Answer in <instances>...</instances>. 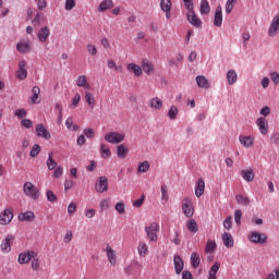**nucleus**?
<instances>
[{
    "label": "nucleus",
    "mask_w": 279,
    "mask_h": 279,
    "mask_svg": "<svg viewBox=\"0 0 279 279\" xmlns=\"http://www.w3.org/2000/svg\"><path fill=\"white\" fill-rule=\"evenodd\" d=\"M80 101H82V96H80V94H75L72 99V104H71L70 108H72V110H74V108H77V106L80 105Z\"/></svg>",
    "instance_id": "obj_48"
},
{
    "label": "nucleus",
    "mask_w": 279,
    "mask_h": 279,
    "mask_svg": "<svg viewBox=\"0 0 279 279\" xmlns=\"http://www.w3.org/2000/svg\"><path fill=\"white\" fill-rule=\"evenodd\" d=\"M12 243H14V235L8 234L0 244L1 252L3 254H10L12 252Z\"/></svg>",
    "instance_id": "obj_7"
},
{
    "label": "nucleus",
    "mask_w": 279,
    "mask_h": 279,
    "mask_svg": "<svg viewBox=\"0 0 279 279\" xmlns=\"http://www.w3.org/2000/svg\"><path fill=\"white\" fill-rule=\"evenodd\" d=\"M186 19L189 23L194 27H202V20H199V17H197V15L195 14V9L189 10Z\"/></svg>",
    "instance_id": "obj_13"
},
{
    "label": "nucleus",
    "mask_w": 279,
    "mask_h": 279,
    "mask_svg": "<svg viewBox=\"0 0 279 279\" xmlns=\"http://www.w3.org/2000/svg\"><path fill=\"white\" fill-rule=\"evenodd\" d=\"M180 110L175 106H171L170 109L168 110V117L171 121H175L178 119V113Z\"/></svg>",
    "instance_id": "obj_44"
},
{
    "label": "nucleus",
    "mask_w": 279,
    "mask_h": 279,
    "mask_svg": "<svg viewBox=\"0 0 279 279\" xmlns=\"http://www.w3.org/2000/svg\"><path fill=\"white\" fill-rule=\"evenodd\" d=\"M222 241L226 247H234V239L232 238V234L223 233Z\"/></svg>",
    "instance_id": "obj_32"
},
{
    "label": "nucleus",
    "mask_w": 279,
    "mask_h": 279,
    "mask_svg": "<svg viewBox=\"0 0 279 279\" xmlns=\"http://www.w3.org/2000/svg\"><path fill=\"white\" fill-rule=\"evenodd\" d=\"M145 232L147 239L153 243H156L158 241V232H160V225H158V222H151L145 228Z\"/></svg>",
    "instance_id": "obj_2"
},
{
    "label": "nucleus",
    "mask_w": 279,
    "mask_h": 279,
    "mask_svg": "<svg viewBox=\"0 0 279 279\" xmlns=\"http://www.w3.org/2000/svg\"><path fill=\"white\" fill-rule=\"evenodd\" d=\"M235 4L236 0H228L226 2V14H232V10H234Z\"/></svg>",
    "instance_id": "obj_47"
},
{
    "label": "nucleus",
    "mask_w": 279,
    "mask_h": 279,
    "mask_svg": "<svg viewBox=\"0 0 279 279\" xmlns=\"http://www.w3.org/2000/svg\"><path fill=\"white\" fill-rule=\"evenodd\" d=\"M77 210V204L75 203H70L68 206V215H70V217H73V215H75V211Z\"/></svg>",
    "instance_id": "obj_52"
},
{
    "label": "nucleus",
    "mask_w": 279,
    "mask_h": 279,
    "mask_svg": "<svg viewBox=\"0 0 279 279\" xmlns=\"http://www.w3.org/2000/svg\"><path fill=\"white\" fill-rule=\"evenodd\" d=\"M15 117H19L20 119H25V117H27V111L25 109H17L15 110Z\"/></svg>",
    "instance_id": "obj_58"
},
{
    "label": "nucleus",
    "mask_w": 279,
    "mask_h": 279,
    "mask_svg": "<svg viewBox=\"0 0 279 279\" xmlns=\"http://www.w3.org/2000/svg\"><path fill=\"white\" fill-rule=\"evenodd\" d=\"M100 156L101 158H110L112 156V153L110 151V147L106 144H100Z\"/></svg>",
    "instance_id": "obj_38"
},
{
    "label": "nucleus",
    "mask_w": 279,
    "mask_h": 279,
    "mask_svg": "<svg viewBox=\"0 0 279 279\" xmlns=\"http://www.w3.org/2000/svg\"><path fill=\"white\" fill-rule=\"evenodd\" d=\"M173 263L175 274H182V269H184V260H182V257H180V255H174Z\"/></svg>",
    "instance_id": "obj_23"
},
{
    "label": "nucleus",
    "mask_w": 279,
    "mask_h": 279,
    "mask_svg": "<svg viewBox=\"0 0 279 279\" xmlns=\"http://www.w3.org/2000/svg\"><path fill=\"white\" fill-rule=\"evenodd\" d=\"M270 143H272L274 145H279V133H274L270 136Z\"/></svg>",
    "instance_id": "obj_63"
},
{
    "label": "nucleus",
    "mask_w": 279,
    "mask_h": 279,
    "mask_svg": "<svg viewBox=\"0 0 279 279\" xmlns=\"http://www.w3.org/2000/svg\"><path fill=\"white\" fill-rule=\"evenodd\" d=\"M106 252H107V257H108L110 265H112V266L117 265V252L113 251L110 245H107Z\"/></svg>",
    "instance_id": "obj_25"
},
{
    "label": "nucleus",
    "mask_w": 279,
    "mask_h": 279,
    "mask_svg": "<svg viewBox=\"0 0 279 279\" xmlns=\"http://www.w3.org/2000/svg\"><path fill=\"white\" fill-rule=\"evenodd\" d=\"M137 252L140 256H143V257L147 256V254H149V247L147 246V243L140 242L137 246Z\"/></svg>",
    "instance_id": "obj_36"
},
{
    "label": "nucleus",
    "mask_w": 279,
    "mask_h": 279,
    "mask_svg": "<svg viewBox=\"0 0 279 279\" xmlns=\"http://www.w3.org/2000/svg\"><path fill=\"white\" fill-rule=\"evenodd\" d=\"M114 8V2L112 0H104L98 5V12H106L107 10H112Z\"/></svg>",
    "instance_id": "obj_27"
},
{
    "label": "nucleus",
    "mask_w": 279,
    "mask_h": 279,
    "mask_svg": "<svg viewBox=\"0 0 279 279\" xmlns=\"http://www.w3.org/2000/svg\"><path fill=\"white\" fill-rule=\"evenodd\" d=\"M160 191H161V199H163L165 202H168L169 193L167 192V185H161Z\"/></svg>",
    "instance_id": "obj_54"
},
{
    "label": "nucleus",
    "mask_w": 279,
    "mask_h": 279,
    "mask_svg": "<svg viewBox=\"0 0 279 279\" xmlns=\"http://www.w3.org/2000/svg\"><path fill=\"white\" fill-rule=\"evenodd\" d=\"M126 71L129 73H133L135 75V77H141V75H143L142 66L136 63H128Z\"/></svg>",
    "instance_id": "obj_18"
},
{
    "label": "nucleus",
    "mask_w": 279,
    "mask_h": 279,
    "mask_svg": "<svg viewBox=\"0 0 279 279\" xmlns=\"http://www.w3.org/2000/svg\"><path fill=\"white\" fill-rule=\"evenodd\" d=\"M23 193L26 197H29V199H34V202L40 197V191H38V187L29 181L24 183Z\"/></svg>",
    "instance_id": "obj_1"
},
{
    "label": "nucleus",
    "mask_w": 279,
    "mask_h": 279,
    "mask_svg": "<svg viewBox=\"0 0 279 279\" xmlns=\"http://www.w3.org/2000/svg\"><path fill=\"white\" fill-rule=\"evenodd\" d=\"M220 267L221 264H219V262H216L209 270V278H217V272L219 271Z\"/></svg>",
    "instance_id": "obj_46"
},
{
    "label": "nucleus",
    "mask_w": 279,
    "mask_h": 279,
    "mask_svg": "<svg viewBox=\"0 0 279 279\" xmlns=\"http://www.w3.org/2000/svg\"><path fill=\"white\" fill-rule=\"evenodd\" d=\"M241 175L245 182H254V170H242Z\"/></svg>",
    "instance_id": "obj_34"
},
{
    "label": "nucleus",
    "mask_w": 279,
    "mask_h": 279,
    "mask_svg": "<svg viewBox=\"0 0 279 279\" xmlns=\"http://www.w3.org/2000/svg\"><path fill=\"white\" fill-rule=\"evenodd\" d=\"M248 241H251V243H259L260 245H263L267 243V234L257 231H252L248 234Z\"/></svg>",
    "instance_id": "obj_6"
},
{
    "label": "nucleus",
    "mask_w": 279,
    "mask_h": 279,
    "mask_svg": "<svg viewBox=\"0 0 279 279\" xmlns=\"http://www.w3.org/2000/svg\"><path fill=\"white\" fill-rule=\"evenodd\" d=\"M130 153V149L125 147V145H118L117 146V156L118 158H128V154Z\"/></svg>",
    "instance_id": "obj_31"
},
{
    "label": "nucleus",
    "mask_w": 279,
    "mask_h": 279,
    "mask_svg": "<svg viewBox=\"0 0 279 279\" xmlns=\"http://www.w3.org/2000/svg\"><path fill=\"white\" fill-rule=\"evenodd\" d=\"M33 96L31 97V104H40V87L34 86L32 88Z\"/></svg>",
    "instance_id": "obj_29"
},
{
    "label": "nucleus",
    "mask_w": 279,
    "mask_h": 279,
    "mask_svg": "<svg viewBox=\"0 0 279 279\" xmlns=\"http://www.w3.org/2000/svg\"><path fill=\"white\" fill-rule=\"evenodd\" d=\"M149 161L145 160L143 162H140L137 166V173H147L149 171Z\"/></svg>",
    "instance_id": "obj_43"
},
{
    "label": "nucleus",
    "mask_w": 279,
    "mask_h": 279,
    "mask_svg": "<svg viewBox=\"0 0 279 279\" xmlns=\"http://www.w3.org/2000/svg\"><path fill=\"white\" fill-rule=\"evenodd\" d=\"M270 80L271 82H274V84H279V73L278 72L270 73Z\"/></svg>",
    "instance_id": "obj_64"
},
{
    "label": "nucleus",
    "mask_w": 279,
    "mask_h": 279,
    "mask_svg": "<svg viewBox=\"0 0 279 279\" xmlns=\"http://www.w3.org/2000/svg\"><path fill=\"white\" fill-rule=\"evenodd\" d=\"M182 211H183V215H185V217H187L189 219H191V217H193V215H195V209L193 208V203L191 202V199L189 197H186L182 201Z\"/></svg>",
    "instance_id": "obj_5"
},
{
    "label": "nucleus",
    "mask_w": 279,
    "mask_h": 279,
    "mask_svg": "<svg viewBox=\"0 0 279 279\" xmlns=\"http://www.w3.org/2000/svg\"><path fill=\"white\" fill-rule=\"evenodd\" d=\"M19 221H34V211H25L17 216Z\"/></svg>",
    "instance_id": "obj_30"
},
{
    "label": "nucleus",
    "mask_w": 279,
    "mask_h": 279,
    "mask_svg": "<svg viewBox=\"0 0 279 279\" xmlns=\"http://www.w3.org/2000/svg\"><path fill=\"white\" fill-rule=\"evenodd\" d=\"M256 125H257L260 134H263V136H266V134H269V123L267 122V119L258 118L256 120Z\"/></svg>",
    "instance_id": "obj_15"
},
{
    "label": "nucleus",
    "mask_w": 279,
    "mask_h": 279,
    "mask_svg": "<svg viewBox=\"0 0 279 279\" xmlns=\"http://www.w3.org/2000/svg\"><path fill=\"white\" fill-rule=\"evenodd\" d=\"M76 85L78 88H90V85L88 84V80L86 78V75H80L76 78Z\"/></svg>",
    "instance_id": "obj_33"
},
{
    "label": "nucleus",
    "mask_w": 279,
    "mask_h": 279,
    "mask_svg": "<svg viewBox=\"0 0 279 279\" xmlns=\"http://www.w3.org/2000/svg\"><path fill=\"white\" fill-rule=\"evenodd\" d=\"M17 80H27V61L22 60L19 63V70L16 71Z\"/></svg>",
    "instance_id": "obj_11"
},
{
    "label": "nucleus",
    "mask_w": 279,
    "mask_h": 279,
    "mask_svg": "<svg viewBox=\"0 0 279 279\" xmlns=\"http://www.w3.org/2000/svg\"><path fill=\"white\" fill-rule=\"evenodd\" d=\"M241 217H243V213H241V209H236L234 211V221L238 226H241Z\"/></svg>",
    "instance_id": "obj_57"
},
{
    "label": "nucleus",
    "mask_w": 279,
    "mask_h": 279,
    "mask_svg": "<svg viewBox=\"0 0 279 279\" xmlns=\"http://www.w3.org/2000/svg\"><path fill=\"white\" fill-rule=\"evenodd\" d=\"M62 173H64V168H62V166H58L54 168L53 178H62Z\"/></svg>",
    "instance_id": "obj_56"
},
{
    "label": "nucleus",
    "mask_w": 279,
    "mask_h": 279,
    "mask_svg": "<svg viewBox=\"0 0 279 279\" xmlns=\"http://www.w3.org/2000/svg\"><path fill=\"white\" fill-rule=\"evenodd\" d=\"M46 197H47L48 202H51L52 204L58 202V196H56V194L51 190L47 191Z\"/></svg>",
    "instance_id": "obj_50"
},
{
    "label": "nucleus",
    "mask_w": 279,
    "mask_h": 279,
    "mask_svg": "<svg viewBox=\"0 0 279 279\" xmlns=\"http://www.w3.org/2000/svg\"><path fill=\"white\" fill-rule=\"evenodd\" d=\"M40 154V145L35 144L29 153L31 158H36Z\"/></svg>",
    "instance_id": "obj_51"
},
{
    "label": "nucleus",
    "mask_w": 279,
    "mask_h": 279,
    "mask_svg": "<svg viewBox=\"0 0 279 279\" xmlns=\"http://www.w3.org/2000/svg\"><path fill=\"white\" fill-rule=\"evenodd\" d=\"M116 210L119 213V215H124L125 213V203L120 202L116 204Z\"/></svg>",
    "instance_id": "obj_53"
},
{
    "label": "nucleus",
    "mask_w": 279,
    "mask_h": 279,
    "mask_svg": "<svg viewBox=\"0 0 279 279\" xmlns=\"http://www.w3.org/2000/svg\"><path fill=\"white\" fill-rule=\"evenodd\" d=\"M201 14H210V4H208V0H202L199 7Z\"/></svg>",
    "instance_id": "obj_41"
},
{
    "label": "nucleus",
    "mask_w": 279,
    "mask_h": 279,
    "mask_svg": "<svg viewBox=\"0 0 279 279\" xmlns=\"http://www.w3.org/2000/svg\"><path fill=\"white\" fill-rule=\"evenodd\" d=\"M49 171H53L58 167V162L53 160V153L48 154V159L46 161Z\"/></svg>",
    "instance_id": "obj_35"
},
{
    "label": "nucleus",
    "mask_w": 279,
    "mask_h": 279,
    "mask_svg": "<svg viewBox=\"0 0 279 279\" xmlns=\"http://www.w3.org/2000/svg\"><path fill=\"white\" fill-rule=\"evenodd\" d=\"M95 215H97V210H95V209H86L85 210V217L87 219H93V217H95Z\"/></svg>",
    "instance_id": "obj_61"
},
{
    "label": "nucleus",
    "mask_w": 279,
    "mask_h": 279,
    "mask_svg": "<svg viewBox=\"0 0 279 279\" xmlns=\"http://www.w3.org/2000/svg\"><path fill=\"white\" fill-rule=\"evenodd\" d=\"M12 219H14V213L12 209H4L0 214V226H8L12 223Z\"/></svg>",
    "instance_id": "obj_9"
},
{
    "label": "nucleus",
    "mask_w": 279,
    "mask_h": 279,
    "mask_svg": "<svg viewBox=\"0 0 279 279\" xmlns=\"http://www.w3.org/2000/svg\"><path fill=\"white\" fill-rule=\"evenodd\" d=\"M16 49L20 51V53H27V51H29V41L17 43Z\"/></svg>",
    "instance_id": "obj_39"
},
{
    "label": "nucleus",
    "mask_w": 279,
    "mask_h": 279,
    "mask_svg": "<svg viewBox=\"0 0 279 279\" xmlns=\"http://www.w3.org/2000/svg\"><path fill=\"white\" fill-rule=\"evenodd\" d=\"M49 36H51V31L47 26L41 27L37 34L39 43H47Z\"/></svg>",
    "instance_id": "obj_17"
},
{
    "label": "nucleus",
    "mask_w": 279,
    "mask_h": 279,
    "mask_svg": "<svg viewBox=\"0 0 279 279\" xmlns=\"http://www.w3.org/2000/svg\"><path fill=\"white\" fill-rule=\"evenodd\" d=\"M142 66V73H146V75H151L155 71L154 63L147 59H144L141 63Z\"/></svg>",
    "instance_id": "obj_19"
},
{
    "label": "nucleus",
    "mask_w": 279,
    "mask_h": 279,
    "mask_svg": "<svg viewBox=\"0 0 279 279\" xmlns=\"http://www.w3.org/2000/svg\"><path fill=\"white\" fill-rule=\"evenodd\" d=\"M105 141L107 143H111V145H119L120 143H123V141H125V133L117 131L109 132L105 134Z\"/></svg>",
    "instance_id": "obj_3"
},
{
    "label": "nucleus",
    "mask_w": 279,
    "mask_h": 279,
    "mask_svg": "<svg viewBox=\"0 0 279 279\" xmlns=\"http://www.w3.org/2000/svg\"><path fill=\"white\" fill-rule=\"evenodd\" d=\"M38 254L35 251H26L19 254L17 263L20 265H27L33 258H36Z\"/></svg>",
    "instance_id": "obj_4"
},
{
    "label": "nucleus",
    "mask_w": 279,
    "mask_h": 279,
    "mask_svg": "<svg viewBox=\"0 0 279 279\" xmlns=\"http://www.w3.org/2000/svg\"><path fill=\"white\" fill-rule=\"evenodd\" d=\"M239 80V75L236 74V71L229 70L227 73V82L230 86L236 84V81Z\"/></svg>",
    "instance_id": "obj_28"
},
{
    "label": "nucleus",
    "mask_w": 279,
    "mask_h": 279,
    "mask_svg": "<svg viewBox=\"0 0 279 279\" xmlns=\"http://www.w3.org/2000/svg\"><path fill=\"white\" fill-rule=\"evenodd\" d=\"M239 141L243 147H246V149H250V147H254V136L248 135H240Z\"/></svg>",
    "instance_id": "obj_20"
},
{
    "label": "nucleus",
    "mask_w": 279,
    "mask_h": 279,
    "mask_svg": "<svg viewBox=\"0 0 279 279\" xmlns=\"http://www.w3.org/2000/svg\"><path fill=\"white\" fill-rule=\"evenodd\" d=\"M279 34V13H277L271 23L270 26L268 28V36H270V38H276V36H278Z\"/></svg>",
    "instance_id": "obj_8"
},
{
    "label": "nucleus",
    "mask_w": 279,
    "mask_h": 279,
    "mask_svg": "<svg viewBox=\"0 0 279 279\" xmlns=\"http://www.w3.org/2000/svg\"><path fill=\"white\" fill-rule=\"evenodd\" d=\"M186 228L190 232L194 234L199 230V228L197 227V222L193 218L187 220Z\"/></svg>",
    "instance_id": "obj_37"
},
{
    "label": "nucleus",
    "mask_w": 279,
    "mask_h": 279,
    "mask_svg": "<svg viewBox=\"0 0 279 279\" xmlns=\"http://www.w3.org/2000/svg\"><path fill=\"white\" fill-rule=\"evenodd\" d=\"M201 258L198 253H192L191 255V265L194 267V269H197L199 267Z\"/></svg>",
    "instance_id": "obj_45"
},
{
    "label": "nucleus",
    "mask_w": 279,
    "mask_h": 279,
    "mask_svg": "<svg viewBox=\"0 0 279 279\" xmlns=\"http://www.w3.org/2000/svg\"><path fill=\"white\" fill-rule=\"evenodd\" d=\"M148 106L149 108H151V110H162V99H160L159 97H154L148 101Z\"/></svg>",
    "instance_id": "obj_22"
},
{
    "label": "nucleus",
    "mask_w": 279,
    "mask_h": 279,
    "mask_svg": "<svg viewBox=\"0 0 279 279\" xmlns=\"http://www.w3.org/2000/svg\"><path fill=\"white\" fill-rule=\"evenodd\" d=\"M75 8V0H65V10L71 11Z\"/></svg>",
    "instance_id": "obj_60"
},
{
    "label": "nucleus",
    "mask_w": 279,
    "mask_h": 279,
    "mask_svg": "<svg viewBox=\"0 0 279 279\" xmlns=\"http://www.w3.org/2000/svg\"><path fill=\"white\" fill-rule=\"evenodd\" d=\"M196 84L198 88H205V89L210 88V82L204 75L196 76Z\"/></svg>",
    "instance_id": "obj_24"
},
{
    "label": "nucleus",
    "mask_w": 279,
    "mask_h": 279,
    "mask_svg": "<svg viewBox=\"0 0 279 279\" xmlns=\"http://www.w3.org/2000/svg\"><path fill=\"white\" fill-rule=\"evenodd\" d=\"M85 101L92 110L95 109V106H97V100H95V94L90 92L85 93Z\"/></svg>",
    "instance_id": "obj_26"
},
{
    "label": "nucleus",
    "mask_w": 279,
    "mask_h": 279,
    "mask_svg": "<svg viewBox=\"0 0 279 279\" xmlns=\"http://www.w3.org/2000/svg\"><path fill=\"white\" fill-rule=\"evenodd\" d=\"M214 25L215 27H221L223 25V9L221 5H218L215 10Z\"/></svg>",
    "instance_id": "obj_14"
},
{
    "label": "nucleus",
    "mask_w": 279,
    "mask_h": 279,
    "mask_svg": "<svg viewBox=\"0 0 279 279\" xmlns=\"http://www.w3.org/2000/svg\"><path fill=\"white\" fill-rule=\"evenodd\" d=\"M31 260H32V264H31L32 269L34 271H38V269H40V263L38 262V256Z\"/></svg>",
    "instance_id": "obj_55"
},
{
    "label": "nucleus",
    "mask_w": 279,
    "mask_h": 279,
    "mask_svg": "<svg viewBox=\"0 0 279 279\" xmlns=\"http://www.w3.org/2000/svg\"><path fill=\"white\" fill-rule=\"evenodd\" d=\"M171 8H173V4L171 3V0H161L160 1V10L161 12H165L166 19H171Z\"/></svg>",
    "instance_id": "obj_16"
},
{
    "label": "nucleus",
    "mask_w": 279,
    "mask_h": 279,
    "mask_svg": "<svg viewBox=\"0 0 279 279\" xmlns=\"http://www.w3.org/2000/svg\"><path fill=\"white\" fill-rule=\"evenodd\" d=\"M235 202H238V204H240L241 206H250L251 204L250 197L243 196L241 194L235 196Z\"/></svg>",
    "instance_id": "obj_42"
},
{
    "label": "nucleus",
    "mask_w": 279,
    "mask_h": 279,
    "mask_svg": "<svg viewBox=\"0 0 279 279\" xmlns=\"http://www.w3.org/2000/svg\"><path fill=\"white\" fill-rule=\"evenodd\" d=\"M83 133L85 134L86 138L95 137V130L93 129H85Z\"/></svg>",
    "instance_id": "obj_62"
},
{
    "label": "nucleus",
    "mask_w": 279,
    "mask_h": 279,
    "mask_svg": "<svg viewBox=\"0 0 279 279\" xmlns=\"http://www.w3.org/2000/svg\"><path fill=\"white\" fill-rule=\"evenodd\" d=\"M36 135L39 136V138H45L46 141H49L51 138V133L45 128V124L39 123L36 125L35 129Z\"/></svg>",
    "instance_id": "obj_12"
},
{
    "label": "nucleus",
    "mask_w": 279,
    "mask_h": 279,
    "mask_svg": "<svg viewBox=\"0 0 279 279\" xmlns=\"http://www.w3.org/2000/svg\"><path fill=\"white\" fill-rule=\"evenodd\" d=\"M110 208V198H104L100 201V210L104 213V210H108Z\"/></svg>",
    "instance_id": "obj_49"
},
{
    "label": "nucleus",
    "mask_w": 279,
    "mask_h": 279,
    "mask_svg": "<svg viewBox=\"0 0 279 279\" xmlns=\"http://www.w3.org/2000/svg\"><path fill=\"white\" fill-rule=\"evenodd\" d=\"M87 51L90 56H97V47L93 44L87 45Z\"/></svg>",
    "instance_id": "obj_59"
},
{
    "label": "nucleus",
    "mask_w": 279,
    "mask_h": 279,
    "mask_svg": "<svg viewBox=\"0 0 279 279\" xmlns=\"http://www.w3.org/2000/svg\"><path fill=\"white\" fill-rule=\"evenodd\" d=\"M217 250V243L213 240H208L205 246V254H213Z\"/></svg>",
    "instance_id": "obj_40"
},
{
    "label": "nucleus",
    "mask_w": 279,
    "mask_h": 279,
    "mask_svg": "<svg viewBox=\"0 0 279 279\" xmlns=\"http://www.w3.org/2000/svg\"><path fill=\"white\" fill-rule=\"evenodd\" d=\"M204 191H206V182L204 179L199 178L195 186L196 197H202V195H204Z\"/></svg>",
    "instance_id": "obj_21"
},
{
    "label": "nucleus",
    "mask_w": 279,
    "mask_h": 279,
    "mask_svg": "<svg viewBox=\"0 0 279 279\" xmlns=\"http://www.w3.org/2000/svg\"><path fill=\"white\" fill-rule=\"evenodd\" d=\"M96 193H106L108 191V178L99 177L95 184Z\"/></svg>",
    "instance_id": "obj_10"
}]
</instances>
